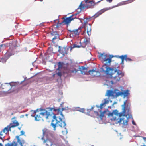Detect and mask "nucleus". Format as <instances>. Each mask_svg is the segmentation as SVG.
<instances>
[{"label":"nucleus","mask_w":146,"mask_h":146,"mask_svg":"<svg viewBox=\"0 0 146 146\" xmlns=\"http://www.w3.org/2000/svg\"><path fill=\"white\" fill-rule=\"evenodd\" d=\"M92 146H94V145H92Z\"/></svg>","instance_id":"09e8293b"},{"label":"nucleus","mask_w":146,"mask_h":146,"mask_svg":"<svg viewBox=\"0 0 146 146\" xmlns=\"http://www.w3.org/2000/svg\"><path fill=\"white\" fill-rule=\"evenodd\" d=\"M21 134L20 135H23L25 133V132L24 131H21Z\"/></svg>","instance_id":"c9c22d12"},{"label":"nucleus","mask_w":146,"mask_h":146,"mask_svg":"<svg viewBox=\"0 0 146 146\" xmlns=\"http://www.w3.org/2000/svg\"><path fill=\"white\" fill-rule=\"evenodd\" d=\"M127 102V100H126L122 105L123 109L122 112L119 113L117 110H115L113 111L112 112L108 113V116L112 117L111 118V121H115L116 124L121 123L122 121V124L124 125H127L129 118H131L132 116L131 115H129L131 113L129 106L128 105L126 106Z\"/></svg>","instance_id":"7ed1b4c3"},{"label":"nucleus","mask_w":146,"mask_h":146,"mask_svg":"<svg viewBox=\"0 0 146 146\" xmlns=\"http://www.w3.org/2000/svg\"><path fill=\"white\" fill-rule=\"evenodd\" d=\"M94 112L96 113V114L97 115H98V112L97 111H94Z\"/></svg>","instance_id":"a19ab883"},{"label":"nucleus","mask_w":146,"mask_h":146,"mask_svg":"<svg viewBox=\"0 0 146 146\" xmlns=\"http://www.w3.org/2000/svg\"><path fill=\"white\" fill-rule=\"evenodd\" d=\"M48 109L49 110L48 111L45 109L42 110L41 111L42 112L39 115H32L31 116L35 117V120L36 121L42 119L40 115L46 119H52L51 125L53 127L54 130L56 129V126H60L61 127H65L66 124L64 121H62V119L64 117L62 113V111L65 109V108L62 107L61 109L54 108H49Z\"/></svg>","instance_id":"f257e3e1"},{"label":"nucleus","mask_w":146,"mask_h":146,"mask_svg":"<svg viewBox=\"0 0 146 146\" xmlns=\"http://www.w3.org/2000/svg\"><path fill=\"white\" fill-rule=\"evenodd\" d=\"M85 30L83 32V33H85L86 31L88 35L90 36L91 34V26L90 24H88L86 22L85 23Z\"/></svg>","instance_id":"9b49d317"},{"label":"nucleus","mask_w":146,"mask_h":146,"mask_svg":"<svg viewBox=\"0 0 146 146\" xmlns=\"http://www.w3.org/2000/svg\"><path fill=\"white\" fill-rule=\"evenodd\" d=\"M44 143H46L47 146L49 145L51 146L52 145V141L49 139H47L46 140H44L43 141Z\"/></svg>","instance_id":"a211bd4d"},{"label":"nucleus","mask_w":146,"mask_h":146,"mask_svg":"<svg viewBox=\"0 0 146 146\" xmlns=\"http://www.w3.org/2000/svg\"><path fill=\"white\" fill-rule=\"evenodd\" d=\"M77 14L78 13L73 14L68 17H63L62 18L63 19V21L60 23V24L68 25L72 21L76 18V16Z\"/></svg>","instance_id":"423d86ee"},{"label":"nucleus","mask_w":146,"mask_h":146,"mask_svg":"<svg viewBox=\"0 0 146 146\" xmlns=\"http://www.w3.org/2000/svg\"><path fill=\"white\" fill-rule=\"evenodd\" d=\"M89 43V41L86 39H85L84 40V42L82 44V45H81V46L83 48L85 47L86 45Z\"/></svg>","instance_id":"aec40b11"},{"label":"nucleus","mask_w":146,"mask_h":146,"mask_svg":"<svg viewBox=\"0 0 146 146\" xmlns=\"http://www.w3.org/2000/svg\"><path fill=\"white\" fill-rule=\"evenodd\" d=\"M81 111L82 112H83V113H84L85 112V109L84 108H82V109H81Z\"/></svg>","instance_id":"72a5a7b5"},{"label":"nucleus","mask_w":146,"mask_h":146,"mask_svg":"<svg viewBox=\"0 0 146 146\" xmlns=\"http://www.w3.org/2000/svg\"><path fill=\"white\" fill-rule=\"evenodd\" d=\"M135 0H128L126 1L121 2L119 3V5L121 6L126 5V4L131 3Z\"/></svg>","instance_id":"f3484780"},{"label":"nucleus","mask_w":146,"mask_h":146,"mask_svg":"<svg viewBox=\"0 0 146 146\" xmlns=\"http://www.w3.org/2000/svg\"><path fill=\"white\" fill-rule=\"evenodd\" d=\"M132 123L134 125H136L135 123L133 120L132 121Z\"/></svg>","instance_id":"58836bf2"},{"label":"nucleus","mask_w":146,"mask_h":146,"mask_svg":"<svg viewBox=\"0 0 146 146\" xmlns=\"http://www.w3.org/2000/svg\"><path fill=\"white\" fill-rule=\"evenodd\" d=\"M117 58H120L121 59V64L123 65L124 64V60L126 61H132V60L130 58H128L127 54L125 55H122L120 56H115Z\"/></svg>","instance_id":"6e6552de"},{"label":"nucleus","mask_w":146,"mask_h":146,"mask_svg":"<svg viewBox=\"0 0 146 146\" xmlns=\"http://www.w3.org/2000/svg\"><path fill=\"white\" fill-rule=\"evenodd\" d=\"M15 83H5L0 85V88L3 90L4 92L11 93L15 91V90H12L14 89L15 86Z\"/></svg>","instance_id":"20e7f679"},{"label":"nucleus","mask_w":146,"mask_h":146,"mask_svg":"<svg viewBox=\"0 0 146 146\" xmlns=\"http://www.w3.org/2000/svg\"><path fill=\"white\" fill-rule=\"evenodd\" d=\"M5 146H17V144L15 142H13L12 143H7L6 144Z\"/></svg>","instance_id":"4be33fe9"},{"label":"nucleus","mask_w":146,"mask_h":146,"mask_svg":"<svg viewBox=\"0 0 146 146\" xmlns=\"http://www.w3.org/2000/svg\"><path fill=\"white\" fill-rule=\"evenodd\" d=\"M101 113L99 117L101 119V120H102L103 117H104V114L106 111H104L103 112H102L101 111H100Z\"/></svg>","instance_id":"a878e982"},{"label":"nucleus","mask_w":146,"mask_h":146,"mask_svg":"<svg viewBox=\"0 0 146 146\" xmlns=\"http://www.w3.org/2000/svg\"><path fill=\"white\" fill-rule=\"evenodd\" d=\"M58 68L57 70H60V69H61L62 67V64L60 62H59L58 64Z\"/></svg>","instance_id":"bb28decb"},{"label":"nucleus","mask_w":146,"mask_h":146,"mask_svg":"<svg viewBox=\"0 0 146 146\" xmlns=\"http://www.w3.org/2000/svg\"><path fill=\"white\" fill-rule=\"evenodd\" d=\"M14 51L13 50H12L11 48H10L5 54V55L6 56L9 57L10 56L14 55Z\"/></svg>","instance_id":"dca6fc26"},{"label":"nucleus","mask_w":146,"mask_h":146,"mask_svg":"<svg viewBox=\"0 0 146 146\" xmlns=\"http://www.w3.org/2000/svg\"><path fill=\"white\" fill-rule=\"evenodd\" d=\"M78 70L74 68H70V70L69 71L68 73H75Z\"/></svg>","instance_id":"412c9836"},{"label":"nucleus","mask_w":146,"mask_h":146,"mask_svg":"<svg viewBox=\"0 0 146 146\" xmlns=\"http://www.w3.org/2000/svg\"><path fill=\"white\" fill-rule=\"evenodd\" d=\"M62 132L63 135L66 134L67 133V130H66L65 131H62Z\"/></svg>","instance_id":"2f4dec72"},{"label":"nucleus","mask_w":146,"mask_h":146,"mask_svg":"<svg viewBox=\"0 0 146 146\" xmlns=\"http://www.w3.org/2000/svg\"><path fill=\"white\" fill-rule=\"evenodd\" d=\"M53 50V48L52 47H49L48 50V53L50 52V53H51Z\"/></svg>","instance_id":"c85d7f7f"},{"label":"nucleus","mask_w":146,"mask_h":146,"mask_svg":"<svg viewBox=\"0 0 146 146\" xmlns=\"http://www.w3.org/2000/svg\"><path fill=\"white\" fill-rule=\"evenodd\" d=\"M7 46V44H3L0 45V52L1 50L5 48Z\"/></svg>","instance_id":"b1692460"},{"label":"nucleus","mask_w":146,"mask_h":146,"mask_svg":"<svg viewBox=\"0 0 146 146\" xmlns=\"http://www.w3.org/2000/svg\"><path fill=\"white\" fill-rule=\"evenodd\" d=\"M47 131V130L46 129H44L43 130V134L44 136L46 134V133Z\"/></svg>","instance_id":"c756f323"},{"label":"nucleus","mask_w":146,"mask_h":146,"mask_svg":"<svg viewBox=\"0 0 146 146\" xmlns=\"http://www.w3.org/2000/svg\"><path fill=\"white\" fill-rule=\"evenodd\" d=\"M106 1L109 3H111L112 2L113 0H106Z\"/></svg>","instance_id":"4c0bfd02"},{"label":"nucleus","mask_w":146,"mask_h":146,"mask_svg":"<svg viewBox=\"0 0 146 146\" xmlns=\"http://www.w3.org/2000/svg\"><path fill=\"white\" fill-rule=\"evenodd\" d=\"M79 7L80 8L81 10L84 9L85 8H87V5L86 3V4H82V2L79 5Z\"/></svg>","instance_id":"5701e85b"},{"label":"nucleus","mask_w":146,"mask_h":146,"mask_svg":"<svg viewBox=\"0 0 146 146\" xmlns=\"http://www.w3.org/2000/svg\"><path fill=\"white\" fill-rule=\"evenodd\" d=\"M21 88H18V90H19Z\"/></svg>","instance_id":"c03bdc74"},{"label":"nucleus","mask_w":146,"mask_h":146,"mask_svg":"<svg viewBox=\"0 0 146 146\" xmlns=\"http://www.w3.org/2000/svg\"><path fill=\"white\" fill-rule=\"evenodd\" d=\"M69 48L66 47H63L59 50V52L62 54L64 55L67 54L68 52Z\"/></svg>","instance_id":"4468645a"},{"label":"nucleus","mask_w":146,"mask_h":146,"mask_svg":"<svg viewBox=\"0 0 146 146\" xmlns=\"http://www.w3.org/2000/svg\"><path fill=\"white\" fill-rule=\"evenodd\" d=\"M115 92L114 91L110 90H108L105 95L106 96H107L108 97L111 96L115 97Z\"/></svg>","instance_id":"2eb2a0df"},{"label":"nucleus","mask_w":146,"mask_h":146,"mask_svg":"<svg viewBox=\"0 0 146 146\" xmlns=\"http://www.w3.org/2000/svg\"><path fill=\"white\" fill-rule=\"evenodd\" d=\"M32 111L33 112V115H35V114H36V111L35 110L34 111Z\"/></svg>","instance_id":"e433bc0d"},{"label":"nucleus","mask_w":146,"mask_h":146,"mask_svg":"<svg viewBox=\"0 0 146 146\" xmlns=\"http://www.w3.org/2000/svg\"><path fill=\"white\" fill-rule=\"evenodd\" d=\"M87 111L88 112H90V111H91V109H87Z\"/></svg>","instance_id":"ea45409f"},{"label":"nucleus","mask_w":146,"mask_h":146,"mask_svg":"<svg viewBox=\"0 0 146 146\" xmlns=\"http://www.w3.org/2000/svg\"><path fill=\"white\" fill-rule=\"evenodd\" d=\"M56 74H54L53 75V77H54L55 75Z\"/></svg>","instance_id":"a18cd8bd"},{"label":"nucleus","mask_w":146,"mask_h":146,"mask_svg":"<svg viewBox=\"0 0 146 146\" xmlns=\"http://www.w3.org/2000/svg\"><path fill=\"white\" fill-rule=\"evenodd\" d=\"M119 6V5L118 3L117 5H116L113 6L112 7L104 8L98 11L94 15V16L95 18H96L98 17L99 16L101 15L102 13L104 12L105 11L107 10L111 9L112 8L117 7Z\"/></svg>","instance_id":"0eeeda50"},{"label":"nucleus","mask_w":146,"mask_h":146,"mask_svg":"<svg viewBox=\"0 0 146 146\" xmlns=\"http://www.w3.org/2000/svg\"><path fill=\"white\" fill-rule=\"evenodd\" d=\"M81 46V45L80 46L77 45L76 44H73L72 46H71L70 48V51H71L72 48H79Z\"/></svg>","instance_id":"393cba45"},{"label":"nucleus","mask_w":146,"mask_h":146,"mask_svg":"<svg viewBox=\"0 0 146 146\" xmlns=\"http://www.w3.org/2000/svg\"><path fill=\"white\" fill-rule=\"evenodd\" d=\"M83 27H80L78 29L75 30H70L69 31L71 33V34L72 35L74 36H76L80 33Z\"/></svg>","instance_id":"9d476101"},{"label":"nucleus","mask_w":146,"mask_h":146,"mask_svg":"<svg viewBox=\"0 0 146 146\" xmlns=\"http://www.w3.org/2000/svg\"><path fill=\"white\" fill-rule=\"evenodd\" d=\"M114 57L112 55L104 53L99 54L98 57L102 62H106V63L102 66L101 72L108 76L113 78V80L115 82L119 81L121 78L124 76V73L119 69V67H110L109 66L111 61V58Z\"/></svg>","instance_id":"f03ea898"},{"label":"nucleus","mask_w":146,"mask_h":146,"mask_svg":"<svg viewBox=\"0 0 146 146\" xmlns=\"http://www.w3.org/2000/svg\"><path fill=\"white\" fill-rule=\"evenodd\" d=\"M142 137L144 139V142H146V137ZM141 146H146V145H145L144 144L143 145H141Z\"/></svg>","instance_id":"7c9ffc66"},{"label":"nucleus","mask_w":146,"mask_h":146,"mask_svg":"<svg viewBox=\"0 0 146 146\" xmlns=\"http://www.w3.org/2000/svg\"><path fill=\"white\" fill-rule=\"evenodd\" d=\"M51 36H53L52 40V42L54 43V40L57 39L58 40L59 39V35L57 33L55 32H53L51 33Z\"/></svg>","instance_id":"f8f14e48"},{"label":"nucleus","mask_w":146,"mask_h":146,"mask_svg":"<svg viewBox=\"0 0 146 146\" xmlns=\"http://www.w3.org/2000/svg\"><path fill=\"white\" fill-rule=\"evenodd\" d=\"M115 96L116 97H118L120 95L123 94L122 92H115Z\"/></svg>","instance_id":"cd10ccee"},{"label":"nucleus","mask_w":146,"mask_h":146,"mask_svg":"<svg viewBox=\"0 0 146 146\" xmlns=\"http://www.w3.org/2000/svg\"><path fill=\"white\" fill-rule=\"evenodd\" d=\"M88 0L84 1L85 3H86L87 5V8H93L94 6L95 5L98 3L100 2V1L97 2H95L93 0H92L88 1Z\"/></svg>","instance_id":"1a4fd4ad"},{"label":"nucleus","mask_w":146,"mask_h":146,"mask_svg":"<svg viewBox=\"0 0 146 146\" xmlns=\"http://www.w3.org/2000/svg\"><path fill=\"white\" fill-rule=\"evenodd\" d=\"M88 73L94 76H98L100 75L99 72L97 71L94 69L89 70Z\"/></svg>","instance_id":"ddd939ff"},{"label":"nucleus","mask_w":146,"mask_h":146,"mask_svg":"<svg viewBox=\"0 0 146 146\" xmlns=\"http://www.w3.org/2000/svg\"><path fill=\"white\" fill-rule=\"evenodd\" d=\"M44 139L43 137L42 138V139L43 140Z\"/></svg>","instance_id":"49530a36"},{"label":"nucleus","mask_w":146,"mask_h":146,"mask_svg":"<svg viewBox=\"0 0 146 146\" xmlns=\"http://www.w3.org/2000/svg\"><path fill=\"white\" fill-rule=\"evenodd\" d=\"M56 74H57L58 76H61V73L60 72H59L57 73Z\"/></svg>","instance_id":"f704fd0d"},{"label":"nucleus","mask_w":146,"mask_h":146,"mask_svg":"<svg viewBox=\"0 0 146 146\" xmlns=\"http://www.w3.org/2000/svg\"><path fill=\"white\" fill-rule=\"evenodd\" d=\"M105 103H102L100 105V109H102V108L103 106L105 104Z\"/></svg>","instance_id":"473e14b6"},{"label":"nucleus","mask_w":146,"mask_h":146,"mask_svg":"<svg viewBox=\"0 0 146 146\" xmlns=\"http://www.w3.org/2000/svg\"><path fill=\"white\" fill-rule=\"evenodd\" d=\"M61 106L62 107V104H61Z\"/></svg>","instance_id":"de8ad7c7"},{"label":"nucleus","mask_w":146,"mask_h":146,"mask_svg":"<svg viewBox=\"0 0 146 146\" xmlns=\"http://www.w3.org/2000/svg\"><path fill=\"white\" fill-rule=\"evenodd\" d=\"M93 108H94V107H92L91 108V109H91V110H92L93 109Z\"/></svg>","instance_id":"79ce46f5"},{"label":"nucleus","mask_w":146,"mask_h":146,"mask_svg":"<svg viewBox=\"0 0 146 146\" xmlns=\"http://www.w3.org/2000/svg\"><path fill=\"white\" fill-rule=\"evenodd\" d=\"M19 125V123L16 121H13L12 123H11L9 125L4 128L3 130L0 132V136L1 137L3 136V133L6 134L9 131H11V128H14L17 126Z\"/></svg>","instance_id":"39448f33"},{"label":"nucleus","mask_w":146,"mask_h":146,"mask_svg":"<svg viewBox=\"0 0 146 146\" xmlns=\"http://www.w3.org/2000/svg\"><path fill=\"white\" fill-rule=\"evenodd\" d=\"M80 71L82 74L84 75L86 74L87 71V69L85 67L82 66V68L80 69Z\"/></svg>","instance_id":"6ab92c4d"},{"label":"nucleus","mask_w":146,"mask_h":146,"mask_svg":"<svg viewBox=\"0 0 146 146\" xmlns=\"http://www.w3.org/2000/svg\"><path fill=\"white\" fill-rule=\"evenodd\" d=\"M0 146H3V145L2 143H0Z\"/></svg>","instance_id":"37998d69"}]
</instances>
